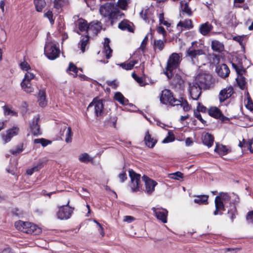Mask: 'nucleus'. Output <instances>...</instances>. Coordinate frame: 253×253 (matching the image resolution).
Here are the masks:
<instances>
[{
	"instance_id": "obj_1",
	"label": "nucleus",
	"mask_w": 253,
	"mask_h": 253,
	"mask_svg": "<svg viewBox=\"0 0 253 253\" xmlns=\"http://www.w3.org/2000/svg\"><path fill=\"white\" fill-rule=\"evenodd\" d=\"M102 29L101 23L98 21H92L89 24L88 33L84 36H82L81 41L78 43V47L80 48L82 52L85 51V47L89 43V34L97 35Z\"/></svg>"
},
{
	"instance_id": "obj_2",
	"label": "nucleus",
	"mask_w": 253,
	"mask_h": 253,
	"mask_svg": "<svg viewBox=\"0 0 253 253\" xmlns=\"http://www.w3.org/2000/svg\"><path fill=\"white\" fill-rule=\"evenodd\" d=\"M15 226L17 230L27 234L38 235L42 232L41 229L37 225L22 220L15 222Z\"/></svg>"
},
{
	"instance_id": "obj_3",
	"label": "nucleus",
	"mask_w": 253,
	"mask_h": 253,
	"mask_svg": "<svg viewBox=\"0 0 253 253\" xmlns=\"http://www.w3.org/2000/svg\"><path fill=\"white\" fill-rule=\"evenodd\" d=\"M44 54L50 60H54L59 56L60 50L53 42H47L44 46Z\"/></svg>"
},
{
	"instance_id": "obj_4",
	"label": "nucleus",
	"mask_w": 253,
	"mask_h": 253,
	"mask_svg": "<svg viewBox=\"0 0 253 253\" xmlns=\"http://www.w3.org/2000/svg\"><path fill=\"white\" fill-rule=\"evenodd\" d=\"M99 10L102 15L108 17L109 19L112 18L117 12V9L112 3H106L100 6Z\"/></svg>"
},
{
	"instance_id": "obj_5",
	"label": "nucleus",
	"mask_w": 253,
	"mask_h": 253,
	"mask_svg": "<svg viewBox=\"0 0 253 253\" xmlns=\"http://www.w3.org/2000/svg\"><path fill=\"white\" fill-rule=\"evenodd\" d=\"M160 101L163 104H169L171 106H175L176 103H180L177 99L173 97L172 92L169 89H164L162 91Z\"/></svg>"
},
{
	"instance_id": "obj_6",
	"label": "nucleus",
	"mask_w": 253,
	"mask_h": 253,
	"mask_svg": "<svg viewBox=\"0 0 253 253\" xmlns=\"http://www.w3.org/2000/svg\"><path fill=\"white\" fill-rule=\"evenodd\" d=\"M87 110L93 111L96 117L101 116L104 111V104L102 100L94 98L88 106Z\"/></svg>"
},
{
	"instance_id": "obj_7",
	"label": "nucleus",
	"mask_w": 253,
	"mask_h": 253,
	"mask_svg": "<svg viewBox=\"0 0 253 253\" xmlns=\"http://www.w3.org/2000/svg\"><path fill=\"white\" fill-rule=\"evenodd\" d=\"M211 80V77L210 75L201 74L196 77L195 84L203 89H207L210 86Z\"/></svg>"
},
{
	"instance_id": "obj_8",
	"label": "nucleus",
	"mask_w": 253,
	"mask_h": 253,
	"mask_svg": "<svg viewBox=\"0 0 253 253\" xmlns=\"http://www.w3.org/2000/svg\"><path fill=\"white\" fill-rule=\"evenodd\" d=\"M180 56L179 54L173 53L169 58L167 62L166 70L171 72L176 68L180 62Z\"/></svg>"
},
{
	"instance_id": "obj_9",
	"label": "nucleus",
	"mask_w": 253,
	"mask_h": 253,
	"mask_svg": "<svg viewBox=\"0 0 253 253\" xmlns=\"http://www.w3.org/2000/svg\"><path fill=\"white\" fill-rule=\"evenodd\" d=\"M204 54L205 52L203 50L195 49L192 46L186 50V57L189 58L193 64H196L198 62V57Z\"/></svg>"
},
{
	"instance_id": "obj_10",
	"label": "nucleus",
	"mask_w": 253,
	"mask_h": 253,
	"mask_svg": "<svg viewBox=\"0 0 253 253\" xmlns=\"http://www.w3.org/2000/svg\"><path fill=\"white\" fill-rule=\"evenodd\" d=\"M129 175L131 179L130 187L132 192L139 190L140 187V174L135 172L133 170H129Z\"/></svg>"
},
{
	"instance_id": "obj_11",
	"label": "nucleus",
	"mask_w": 253,
	"mask_h": 253,
	"mask_svg": "<svg viewBox=\"0 0 253 253\" xmlns=\"http://www.w3.org/2000/svg\"><path fill=\"white\" fill-rule=\"evenodd\" d=\"M69 204V201H68L67 205L61 206L59 208L57 212V216L59 219L61 220L67 219L71 216L73 209L68 206Z\"/></svg>"
},
{
	"instance_id": "obj_12",
	"label": "nucleus",
	"mask_w": 253,
	"mask_h": 253,
	"mask_svg": "<svg viewBox=\"0 0 253 253\" xmlns=\"http://www.w3.org/2000/svg\"><path fill=\"white\" fill-rule=\"evenodd\" d=\"M19 128L17 126H13L11 128L8 129L0 134L2 141L4 143L9 142L13 137L19 133Z\"/></svg>"
},
{
	"instance_id": "obj_13",
	"label": "nucleus",
	"mask_w": 253,
	"mask_h": 253,
	"mask_svg": "<svg viewBox=\"0 0 253 253\" xmlns=\"http://www.w3.org/2000/svg\"><path fill=\"white\" fill-rule=\"evenodd\" d=\"M142 178L145 182V192L148 194H151L154 191L157 182L146 175H143Z\"/></svg>"
},
{
	"instance_id": "obj_14",
	"label": "nucleus",
	"mask_w": 253,
	"mask_h": 253,
	"mask_svg": "<svg viewBox=\"0 0 253 253\" xmlns=\"http://www.w3.org/2000/svg\"><path fill=\"white\" fill-rule=\"evenodd\" d=\"M202 89V87H200L194 83L189 84L188 90L191 97L193 100H197L199 99L201 94Z\"/></svg>"
},
{
	"instance_id": "obj_15",
	"label": "nucleus",
	"mask_w": 253,
	"mask_h": 253,
	"mask_svg": "<svg viewBox=\"0 0 253 253\" xmlns=\"http://www.w3.org/2000/svg\"><path fill=\"white\" fill-rule=\"evenodd\" d=\"M152 210L158 219L161 220L163 223L167 222L168 211L167 210L153 207Z\"/></svg>"
},
{
	"instance_id": "obj_16",
	"label": "nucleus",
	"mask_w": 253,
	"mask_h": 253,
	"mask_svg": "<svg viewBox=\"0 0 253 253\" xmlns=\"http://www.w3.org/2000/svg\"><path fill=\"white\" fill-rule=\"evenodd\" d=\"M40 121V116L39 115L35 116L33 119L32 122L30 124V129L31 132L34 135L37 136L41 134L40 126L39 125Z\"/></svg>"
},
{
	"instance_id": "obj_17",
	"label": "nucleus",
	"mask_w": 253,
	"mask_h": 253,
	"mask_svg": "<svg viewBox=\"0 0 253 253\" xmlns=\"http://www.w3.org/2000/svg\"><path fill=\"white\" fill-rule=\"evenodd\" d=\"M234 92L233 88L231 86H227L222 89L219 94L220 102H222L231 96Z\"/></svg>"
},
{
	"instance_id": "obj_18",
	"label": "nucleus",
	"mask_w": 253,
	"mask_h": 253,
	"mask_svg": "<svg viewBox=\"0 0 253 253\" xmlns=\"http://www.w3.org/2000/svg\"><path fill=\"white\" fill-rule=\"evenodd\" d=\"M216 71L218 76L222 78L227 77L230 74V70L228 67L225 64L217 66Z\"/></svg>"
},
{
	"instance_id": "obj_19",
	"label": "nucleus",
	"mask_w": 253,
	"mask_h": 253,
	"mask_svg": "<svg viewBox=\"0 0 253 253\" xmlns=\"http://www.w3.org/2000/svg\"><path fill=\"white\" fill-rule=\"evenodd\" d=\"M212 28L213 27L211 24L209 22H206L200 26L199 31L202 35L206 36L211 31Z\"/></svg>"
},
{
	"instance_id": "obj_20",
	"label": "nucleus",
	"mask_w": 253,
	"mask_h": 253,
	"mask_svg": "<svg viewBox=\"0 0 253 253\" xmlns=\"http://www.w3.org/2000/svg\"><path fill=\"white\" fill-rule=\"evenodd\" d=\"M224 202L221 201L219 199V197H216L215 199V210L213 212L214 215H216L218 214H221L219 213V211H225L224 205L223 204Z\"/></svg>"
},
{
	"instance_id": "obj_21",
	"label": "nucleus",
	"mask_w": 253,
	"mask_h": 253,
	"mask_svg": "<svg viewBox=\"0 0 253 253\" xmlns=\"http://www.w3.org/2000/svg\"><path fill=\"white\" fill-rule=\"evenodd\" d=\"M110 42V40L109 39L106 38L104 39V41L103 42V52L105 53L106 58L109 59L111 56V53L112 52V50L110 48L109 45V43Z\"/></svg>"
},
{
	"instance_id": "obj_22",
	"label": "nucleus",
	"mask_w": 253,
	"mask_h": 253,
	"mask_svg": "<svg viewBox=\"0 0 253 253\" xmlns=\"http://www.w3.org/2000/svg\"><path fill=\"white\" fill-rule=\"evenodd\" d=\"M211 46L212 49L215 52H220L223 51L224 46L222 42L217 41L213 40L211 41Z\"/></svg>"
},
{
	"instance_id": "obj_23",
	"label": "nucleus",
	"mask_w": 253,
	"mask_h": 253,
	"mask_svg": "<svg viewBox=\"0 0 253 253\" xmlns=\"http://www.w3.org/2000/svg\"><path fill=\"white\" fill-rule=\"evenodd\" d=\"M144 141L146 145L149 148H153L157 143V140L151 137L148 130L146 132Z\"/></svg>"
},
{
	"instance_id": "obj_24",
	"label": "nucleus",
	"mask_w": 253,
	"mask_h": 253,
	"mask_svg": "<svg viewBox=\"0 0 253 253\" xmlns=\"http://www.w3.org/2000/svg\"><path fill=\"white\" fill-rule=\"evenodd\" d=\"M208 113L210 116L216 119L220 118L223 116V115L220 110L216 107H212L210 108V109L209 110Z\"/></svg>"
},
{
	"instance_id": "obj_25",
	"label": "nucleus",
	"mask_w": 253,
	"mask_h": 253,
	"mask_svg": "<svg viewBox=\"0 0 253 253\" xmlns=\"http://www.w3.org/2000/svg\"><path fill=\"white\" fill-rule=\"evenodd\" d=\"M38 102L42 107L45 106L47 104L46 100L45 92L43 90H40L38 95Z\"/></svg>"
},
{
	"instance_id": "obj_26",
	"label": "nucleus",
	"mask_w": 253,
	"mask_h": 253,
	"mask_svg": "<svg viewBox=\"0 0 253 253\" xmlns=\"http://www.w3.org/2000/svg\"><path fill=\"white\" fill-rule=\"evenodd\" d=\"M181 8L184 12L190 16L192 14L191 8L188 6V1L187 0H181L180 2Z\"/></svg>"
},
{
	"instance_id": "obj_27",
	"label": "nucleus",
	"mask_w": 253,
	"mask_h": 253,
	"mask_svg": "<svg viewBox=\"0 0 253 253\" xmlns=\"http://www.w3.org/2000/svg\"><path fill=\"white\" fill-rule=\"evenodd\" d=\"M78 28L80 32L88 33L89 25H88L86 21L81 19L78 23Z\"/></svg>"
},
{
	"instance_id": "obj_28",
	"label": "nucleus",
	"mask_w": 253,
	"mask_h": 253,
	"mask_svg": "<svg viewBox=\"0 0 253 253\" xmlns=\"http://www.w3.org/2000/svg\"><path fill=\"white\" fill-rule=\"evenodd\" d=\"M178 100L180 102L179 103H176L175 106L180 105L182 107L183 110L185 112H188L191 109V106L189 104L187 101L183 98H180Z\"/></svg>"
},
{
	"instance_id": "obj_29",
	"label": "nucleus",
	"mask_w": 253,
	"mask_h": 253,
	"mask_svg": "<svg viewBox=\"0 0 253 253\" xmlns=\"http://www.w3.org/2000/svg\"><path fill=\"white\" fill-rule=\"evenodd\" d=\"M196 198L194 201L199 205H207L209 196L206 195H199L195 196Z\"/></svg>"
},
{
	"instance_id": "obj_30",
	"label": "nucleus",
	"mask_w": 253,
	"mask_h": 253,
	"mask_svg": "<svg viewBox=\"0 0 253 253\" xmlns=\"http://www.w3.org/2000/svg\"><path fill=\"white\" fill-rule=\"evenodd\" d=\"M137 60H132L129 61V62H124L120 64H118L119 66L121 67L123 69H125L126 70H130L133 68L134 66L137 63Z\"/></svg>"
},
{
	"instance_id": "obj_31",
	"label": "nucleus",
	"mask_w": 253,
	"mask_h": 253,
	"mask_svg": "<svg viewBox=\"0 0 253 253\" xmlns=\"http://www.w3.org/2000/svg\"><path fill=\"white\" fill-rule=\"evenodd\" d=\"M213 141L214 137L212 135L209 133L205 134L203 139V143L205 145L210 147L213 145Z\"/></svg>"
},
{
	"instance_id": "obj_32",
	"label": "nucleus",
	"mask_w": 253,
	"mask_h": 253,
	"mask_svg": "<svg viewBox=\"0 0 253 253\" xmlns=\"http://www.w3.org/2000/svg\"><path fill=\"white\" fill-rule=\"evenodd\" d=\"M62 129H63V132L66 131V138L65 141L67 143H70L72 142V137L73 136V133L72 132L71 127L69 126L67 127L66 126H64Z\"/></svg>"
},
{
	"instance_id": "obj_33",
	"label": "nucleus",
	"mask_w": 253,
	"mask_h": 253,
	"mask_svg": "<svg viewBox=\"0 0 253 253\" xmlns=\"http://www.w3.org/2000/svg\"><path fill=\"white\" fill-rule=\"evenodd\" d=\"M214 151L218 153L220 155H225L228 153L229 150L226 146L224 145L216 144Z\"/></svg>"
},
{
	"instance_id": "obj_34",
	"label": "nucleus",
	"mask_w": 253,
	"mask_h": 253,
	"mask_svg": "<svg viewBox=\"0 0 253 253\" xmlns=\"http://www.w3.org/2000/svg\"><path fill=\"white\" fill-rule=\"evenodd\" d=\"M21 86L22 88L27 93H31L34 91V88L30 82L22 81Z\"/></svg>"
},
{
	"instance_id": "obj_35",
	"label": "nucleus",
	"mask_w": 253,
	"mask_h": 253,
	"mask_svg": "<svg viewBox=\"0 0 253 253\" xmlns=\"http://www.w3.org/2000/svg\"><path fill=\"white\" fill-rule=\"evenodd\" d=\"M231 63L233 68L235 69L237 74H243L245 72L241 61H239L238 63L232 61Z\"/></svg>"
},
{
	"instance_id": "obj_36",
	"label": "nucleus",
	"mask_w": 253,
	"mask_h": 253,
	"mask_svg": "<svg viewBox=\"0 0 253 253\" xmlns=\"http://www.w3.org/2000/svg\"><path fill=\"white\" fill-rule=\"evenodd\" d=\"M119 28L125 31L126 30L128 32H133V29L131 25L126 21H122L119 24Z\"/></svg>"
},
{
	"instance_id": "obj_37",
	"label": "nucleus",
	"mask_w": 253,
	"mask_h": 253,
	"mask_svg": "<svg viewBox=\"0 0 253 253\" xmlns=\"http://www.w3.org/2000/svg\"><path fill=\"white\" fill-rule=\"evenodd\" d=\"M238 76L236 78V81L238 85L242 89H244L246 84V79L243 76V74H237Z\"/></svg>"
},
{
	"instance_id": "obj_38",
	"label": "nucleus",
	"mask_w": 253,
	"mask_h": 253,
	"mask_svg": "<svg viewBox=\"0 0 253 253\" xmlns=\"http://www.w3.org/2000/svg\"><path fill=\"white\" fill-rule=\"evenodd\" d=\"M114 99L122 105H126L128 102V100L126 99L120 92H117L115 93Z\"/></svg>"
},
{
	"instance_id": "obj_39",
	"label": "nucleus",
	"mask_w": 253,
	"mask_h": 253,
	"mask_svg": "<svg viewBox=\"0 0 253 253\" xmlns=\"http://www.w3.org/2000/svg\"><path fill=\"white\" fill-rule=\"evenodd\" d=\"M79 160L82 163H87L92 161L93 159L87 153H84L79 155Z\"/></svg>"
},
{
	"instance_id": "obj_40",
	"label": "nucleus",
	"mask_w": 253,
	"mask_h": 253,
	"mask_svg": "<svg viewBox=\"0 0 253 253\" xmlns=\"http://www.w3.org/2000/svg\"><path fill=\"white\" fill-rule=\"evenodd\" d=\"M43 167L42 163H39L36 166L32 168L27 170L26 173L28 175H31L34 172L38 171Z\"/></svg>"
},
{
	"instance_id": "obj_41",
	"label": "nucleus",
	"mask_w": 253,
	"mask_h": 253,
	"mask_svg": "<svg viewBox=\"0 0 253 253\" xmlns=\"http://www.w3.org/2000/svg\"><path fill=\"white\" fill-rule=\"evenodd\" d=\"M181 26L186 29H191L193 28L192 21L190 19H186L183 21H180L178 24L177 27Z\"/></svg>"
},
{
	"instance_id": "obj_42",
	"label": "nucleus",
	"mask_w": 253,
	"mask_h": 253,
	"mask_svg": "<svg viewBox=\"0 0 253 253\" xmlns=\"http://www.w3.org/2000/svg\"><path fill=\"white\" fill-rule=\"evenodd\" d=\"M36 6V10L41 12L45 5V2L44 0H35L34 1Z\"/></svg>"
},
{
	"instance_id": "obj_43",
	"label": "nucleus",
	"mask_w": 253,
	"mask_h": 253,
	"mask_svg": "<svg viewBox=\"0 0 253 253\" xmlns=\"http://www.w3.org/2000/svg\"><path fill=\"white\" fill-rule=\"evenodd\" d=\"M168 177L170 179L179 180L180 179L183 178V174L180 171H176L175 172L169 174Z\"/></svg>"
},
{
	"instance_id": "obj_44",
	"label": "nucleus",
	"mask_w": 253,
	"mask_h": 253,
	"mask_svg": "<svg viewBox=\"0 0 253 253\" xmlns=\"http://www.w3.org/2000/svg\"><path fill=\"white\" fill-rule=\"evenodd\" d=\"M34 142L36 144L40 143L43 147H45L47 145H48L51 143V142L50 141L46 140L44 138L35 139L34 140Z\"/></svg>"
},
{
	"instance_id": "obj_45",
	"label": "nucleus",
	"mask_w": 253,
	"mask_h": 253,
	"mask_svg": "<svg viewBox=\"0 0 253 253\" xmlns=\"http://www.w3.org/2000/svg\"><path fill=\"white\" fill-rule=\"evenodd\" d=\"M4 114L5 116L10 115V116H16L17 115V113L14 112L13 110H11L7 106H4L2 107Z\"/></svg>"
},
{
	"instance_id": "obj_46",
	"label": "nucleus",
	"mask_w": 253,
	"mask_h": 253,
	"mask_svg": "<svg viewBox=\"0 0 253 253\" xmlns=\"http://www.w3.org/2000/svg\"><path fill=\"white\" fill-rule=\"evenodd\" d=\"M35 75L33 73L28 71L25 74L24 78L23 79L22 81H26V82H31V80L32 79H34L35 78Z\"/></svg>"
},
{
	"instance_id": "obj_47",
	"label": "nucleus",
	"mask_w": 253,
	"mask_h": 253,
	"mask_svg": "<svg viewBox=\"0 0 253 253\" xmlns=\"http://www.w3.org/2000/svg\"><path fill=\"white\" fill-rule=\"evenodd\" d=\"M237 213V210L235 206H233L232 208H231L228 211V214L231 218V220L233 221L234 219L236 217V214Z\"/></svg>"
},
{
	"instance_id": "obj_48",
	"label": "nucleus",
	"mask_w": 253,
	"mask_h": 253,
	"mask_svg": "<svg viewBox=\"0 0 253 253\" xmlns=\"http://www.w3.org/2000/svg\"><path fill=\"white\" fill-rule=\"evenodd\" d=\"M128 0H118V6L123 10H125L126 8Z\"/></svg>"
},
{
	"instance_id": "obj_49",
	"label": "nucleus",
	"mask_w": 253,
	"mask_h": 253,
	"mask_svg": "<svg viewBox=\"0 0 253 253\" xmlns=\"http://www.w3.org/2000/svg\"><path fill=\"white\" fill-rule=\"evenodd\" d=\"M23 144H20L16 146L15 149L10 150V152L13 155L19 153L23 151Z\"/></svg>"
},
{
	"instance_id": "obj_50",
	"label": "nucleus",
	"mask_w": 253,
	"mask_h": 253,
	"mask_svg": "<svg viewBox=\"0 0 253 253\" xmlns=\"http://www.w3.org/2000/svg\"><path fill=\"white\" fill-rule=\"evenodd\" d=\"M216 197H219V199L224 203L230 200L229 195L226 193H219V195Z\"/></svg>"
},
{
	"instance_id": "obj_51",
	"label": "nucleus",
	"mask_w": 253,
	"mask_h": 253,
	"mask_svg": "<svg viewBox=\"0 0 253 253\" xmlns=\"http://www.w3.org/2000/svg\"><path fill=\"white\" fill-rule=\"evenodd\" d=\"M67 2V0H55L54 2V7L56 8H61Z\"/></svg>"
},
{
	"instance_id": "obj_52",
	"label": "nucleus",
	"mask_w": 253,
	"mask_h": 253,
	"mask_svg": "<svg viewBox=\"0 0 253 253\" xmlns=\"http://www.w3.org/2000/svg\"><path fill=\"white\" fill-rule=\"evenodd\" d=\"M106 83L108 86L111 87L113 89H116L118 86V83L116 80L113 81H107Z\"/></svg>"
},
{
	"instance_id": "obj_53",
	"label": "nucleus",
	"mask_w": 253,
	"mask_h": 253,
	"mask_svg": "<svg viewBox=\"0 0 253 253\" xmlns=\"http://www.w3.org/2000/svg\"><path fill=\"white\" fill-rule=\"evenodd\" d=\"M154 45L158 47V48L160 50H162L164 47V42L162 40H159L155 41L154 42Z\"/></svg>"
},
{
	"instance_id": "obj_54",
	"label": "nucleus",
	"mask_w": 253,
	"mask_h": 253,
	"mask_svg": "<svg viewBox=\"0 0 253 253\" xmlns=\"http://www.w3.org/2000/svg\"><path fill=\"white\" fill-rule=\"evenodd\" d=\"M20 68L22 70L24 71H26L28 72V70L31 69V67L29 64L25 61L22 62L20 64Z\"/></svg>"
},
{
	"instance_id": "obj_55",
	"label": "nucleus",
	"mask_w": 253,
	"mask_h": 253,
	"mask_svg": "<svg viewBox=\"0 0 253 253\" xmlns=\"http://www.w3.org/2000/svg\"><path fill=\"white\" fill-rule=\"evenodd\" d=\"M44 17H47L49 19L51 24H53L54 19H53V13L51 11H47L46 13H44Z\"/></svg>"
},
{
	"instance_id": "obj_56",
	"label": "nucleus",
	"mask_w": 253,
	"mask_h": 253,
	"mask_svg": "<svg viewBox=\"0 0 253 253\" xmlns=\"http://www.w3.org/2000/svg\"><path fill=\"white\" fill-rule=\"evenodd\" d=\"M159 18L160 24H163L167 26H170V24L165 20L164 15L163 13H160L159 14Z\"/></svg>"
},
{
	"instance_id": "obj_57",
	"label": "nucleus",
	"mask_w": 253,
	"mask_h": 253,
	"mask_svg": "<svg viewBox=\"0 0 253 253\" xmlns=\"http://www.w3.org/2000/svg\"><path fill=\"white\" fill-rule=\"evenodd\" d=\"M169 135L167 136L162 141L163 143H169L173 141L174 140V137L173 134L170 135V132H169Z\"/></svg>"
},
{
	"instance_id": "obj_58",
	"label": "nucleus",
	"mask_w": 253,
	"mask_h": 253,
	"mask_svg": "<svg viewBox=\"0 0 253 253\" xmlns=\"http://www.w3.org/2000/svg\"><path fill=\"white\" fill-rule=\"evenodd\" d=\"M68 70H69L70 71H72L73 73H75L76 74V73H77V72L78 71V69L76 67V66H75L73 63H70L69 64V66Z\"/></svg>"
},
{
	"instance_id": "obj_59",
	"label": "nucleus",
	"mask_w": 253,
	"mask_h": 253,
	"mask_svg": "<svg viewBox=\"0 0 253 253\" xmlns=\"http://www.w3.org/2000/svg\"><path fill=\"white\" fill-rule=\"evenodd\" d=\"M194 116L197 118L202 124H206V121L202 119L200 113L198 111H194Z\"/></svg>"
},
{
	"instance_id": "obj_60",
	"label": "nucleus",
	"mask_w": 253,
	"mask_h": 253,
	"mask_svg": "<svg viewBox=\"0 0 253 253\" xmlns=\"http://www.w3.org/2000/svg\"><path fill=\"white\" fill-rule=\"evenodd\" d=\"M246 219L248 222L253 223V211H249L248 213Z\"/></svg>"
},
{
	"instance_id": "obj_61",
	"label": "nucleus",
	"mask_w": 253,
	"mask_h": 253,
	"mask_svg": "<svg viewBox=\"0 0 253 253\" xmlns=\"http://www.w3.org/2000/svg\"><path fill=\"white\" fill-rule=\"evenodd\" d=\"M135 219L134 217L132 216L126 215L124 217V221L127 223H130L134 221Z\"/></svg>"
},
{
	"instance_id": "obj_62",
	"label": "nucleus",
	"mask_w": 253,
	"mask_h": 253,
	"mask_svg": "<svg viewBox=\"0 0 253 253\" xmlns=\"http://www.w3.org/2000/svg\"><path fill=\"white\" fill-rule=\"evenodd\" d=\"M132 77L136 81H137V83L140 84H142L143 79L140 77H138L134 73L132 74Z\"/></svg>"
},
{
	"instance_id": "obj_63",
	"label": "nucleus",
	"mask_w": 253,
	"mask_h": 253,
	"mask_svg": "<svg viewBox=\"0 0 253 253\" xmlns=\"http://www.w3.org/2000/svg\"><path fill=\"white\" fill-rule=\"evenodd\" d=\"M247 145L250 152L253 153V138L249 140Z\"/></svg>"
},
{
	"instance_id": "obj_64",
	"label": "nucleus",
	"mask_w": 253,
	"mask_h": 253,
	"mask_svg": "<svg viewBox=\"0 0 253 253\" xmlns=\"http://www.w3.org/2000/svg\"><path fill=\"white\" fill-rule=\"evenodd\" d=\"M1 253H15L11 248L9 247H7L4 249H3L1 252Z\"/></svg>"
}]
</instances>
